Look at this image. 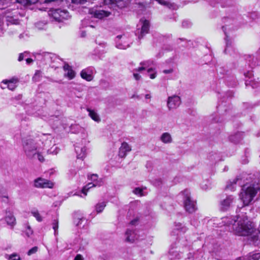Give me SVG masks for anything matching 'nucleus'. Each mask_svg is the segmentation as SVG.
I'll return each instance as SVG.
<instances>
[{
    "label": "nucleus",
    "mask_w": 260,
    "mask_h": 260,
    "mask_svg": "<svg viewBox=\"0 0 260 260\" xmlns=\"http://www.w3.org/2000/svg\"><path fill=\"white\" fill-rule=\"evenodd\" d=\"M38 247H37V246H35V247H33L32 248H31L30 249H29L27 254L28 255H31L37 252V251H38Z\"/></svg>",
    "instance_id": "47"
},
{
    "label": "nucleus",
    "mask_w": 260,
    "mask_h": 260,
    "mask_svg": "<svg viewBox=\"0 0 260 260\" xmlns=\"http://www.w3.org/2000/svg\"><path fill=\"white\" fill-rule=\"evenodd\" d=\"M242 179L236 178L232 182H228L226 189L234 191L237 185L241 186L240 198L243 202L244 206L250 205L253 201L258 191L260 189V179L252 176L247 177L244 183L242 185Z\"/></svg>",
    "instance_id": "1"
},
{
    "label": "nucleus",
    "mask_w": 260,
    "mask_h": 260,
    "mask_svg": "<svg viewBox=\"0 0 260 260\" xmlns=\"http://www.w3.org/2000/svg\"><path fill=\"white\" fill-rule=\"evenodd\" d=\"M74 260H84V258L81 254H78L75 256Z\"/></svg>",
    "instance_id": "60"
},
{
    "label": "nucleus",
    "mask_w": 260,
    "mask_h": 260,
    "mask_svg": "<svg viewBox=\"0 0 260 260\" xmlns=\"http://www.w3.org/2000/svg\"><path fill=\"white\" fill-rule=\"evenodd\" d=\"M50 55H52V56H54V53L48 52H45V53L44 54V63H43V64H46L49 63Z\"/></svg>",
    "instance_id": "38"
},
{
    "label": "nucleus",
    "mask_w": 260,
    "mask_h": 260,
    "mask_svg": "<svg viewBox=\"0 0 260 260\" xmlns=\"http://www.w3.org/2000/svg\"><path fill=\"white\" fill-rule=\"evenodd\" d=\"M201 187L204 190H207L209 188H210V185L209 184H207L206 183L205 184H202V186H201Z\"/></svg>",
    "instance_id": "59"
},
{
    "label": "nucleus",
    "mask_w": 260,
    "mask_h": 260,
    "mask_svg": "<svg viewBox=\"0 0 260 260\" xmlns=\"http://www.w3.org/2000/svg\"><path fill=\"white\" fill-rule=\"evenodd\" d=\"M28 37V36L27 34H25V33L21 34L19 36V38L20 39H25L26 38H27Z\"/></svg>",
    "instance_id": "61"
},
{
    "label": "nucleus",
    "mask_w": 260,
    "mask_h": 260,
    "mask_svg": "<svg viewBox=\"0 0 260 260\" xmlns=\"http://www.w3.org/2000/svg\"><path fill=\"white\" fill-rule=\"evenodd\" d=\"M161 141L165 144H169L172 142V138L170 133L166 132L162 134L160 137Z\"/></svg>",
    "instance_id": "27"
},
{
    "label": "nucleus",
    "mask_w": 260,
    "mask_h": 260,
    "mask_svg": "<svg viewBox=\"0 0 260 260\" xmlns=\"http://www.w3.org/2000/svg\"><path fill=\"white\" fill-rule=\"evenodd\" d=\"M106 206V202H103L102 203L100 204V205H99V213L103 211L104 210L105 207Z\"/></svg>",
    "instance_id": "52"
},
{
    "label": "nucleus",
    "mask_w": 260,
    "mask_h": 260,
    "mask_svg": "<svg viewBox=\"0 0 260 260\" xmlns=\"http://www.w3.org/2000/svg\"><path fill=\"white\" fill-rule=\"evenodd\" d=\"M235 198L233 196H229L220 202V208L222 210H227L233 204Z\"/></svg>",
    "instance_id": "14"
},
{
    "label": "nucleus",
    "mask_w": 260,
    "mask_h": 260,
    "mask_svg": "<svg viewBox=\"0 0 260 260\" xmlns=\"http://www.w3.org/2000/svg\"><path fill=\"white\" fill-rule=\"evenodd\" d=\"M39 0H26V4L27 5L35 4Z\"/></svg>",
    "instance_id": "58"
},
{
    "label": "nucleus",
    "mask_w": 260,
    "mask_h": 260,
    "mask_svg": "<svg viewBox=\"0 0 260 260\" xmlns=\"http://www.w3.org/2000/svg\"><path fill=\"white\" fill-rule=\"evenodd\" d=\"M68 89L70 91V93L69 95L73 96L74 94H75V90H77V85L75 84H70L68 86Z\"/></svg>",
    "instance_id": "35"
},
{
    "label": "nucleus",
    "mask_w": 260,
    "mask_h": 260,
    "mask_svg": "<svg viewBox=\"0 0 260 260\" xmlns=\"http://www.w3.org/2000/svg\"><path fill=\"white\" fill-rule=\"evenodd\" d=\"M108 50L107 45L105 43H101L99 44V54H103Z\"/></svg>",
    "instance_id": "34"
},
{
    "label": "nucleus",
    "mask_w": 260,
    "mask_h": 260,
    "mask_svg": "<svg viewBox=\"0 0 260 260\" xmlns=\"http://www.w3.org/2000/svg\"><path fill=\"white\" fill-rule=\"evenodd\" d=\"M133 192L136 194H139L140 196H142V189L139 187L136 188L134 190Z\"/></svg>",
    "instance_id": "51"
},
{
    "label": "nucleus",
    "mask_w": 260,
    "mask_h": 260,
    "mask_svg": "<svg viewBox=\"0 0 260 260\" xmlns=\"http://www.w3.org/2000/svg\"><path fill=\"white\" fill-rule=\"evenodd\" d=\"M89 13L91 15L90 18H85L81 21V26L82 27H88L91 28H95L97 26L98 18V8L97 7H94L92 9H90Z\"/></svg>",
    "instance_id": "5"
},
{
    "label": "nucleus",
    "mask_w": 260,
    "mask_h": 260,
    "mask_svg": "<svg viewBox=\"0 0 260 260\" xmlns=\"http://www.w3.org/2000/svg\"><path fill=\"white\" fill-rule=\"evenodd\" d=\"M260 258V253H250L247 260H258Z\"/></svg>",
    "instance_id": "39"
},
{
    "label": "nucleus",
    "mask_w": 260,
    "mask_h": 260,
    "mask_svg": "<svg viewBox=\"0 0 260 260\" xmlns=\"http://www.w3.org/2000/svg\"><path fill=\"white\" fill-rule=\"evenodd\" d=\"M154 63V61L152 60L149 59L147 60H144L140 63V65L141 66L136 68V71H142L145 70L149 67L153 65Z\"/></svg>",
    "instance_id": "24"
},
{
    "label": "nucleus",
    "mask_w": 260,
    "mask_h": 260,
    "mask_svg": "<svg viewBox=\"0 0 260 260\" xmlns=\"http://www.w3.org/2000/svg\"><path fill=\"white\" fill-rule=\"evenodd\" d=\"M87 110L88 112L89 116L95 121H98L97 113L93 110H92L89 108L87 109Z\"/></svg>",
    "instance_id": "37"
},
{
    "label": "nucleus",
    "mask_w": 260,
    "mask_h": 260,
    "mask_svg": "<svg viewBox=\"0 0 260 260\" xmlns=\"http://www.w3.org/2000/svg\"><path fill=\"white\" fill-rule=\"evenodd\" d=\"M45 51L40 50L33 53L35 60L39 61L40 63L43 64L44 63V54Z\"/></svg>",
    "instance_id": "30"
},
{
    "label": "nucleus",
    "mask_w": 260,
    "mask_h": 260,
    "mask_svg": "<svg viewBox=\"0 0 260 260\" xmlns=\"http://www.w3.org/2000/svg\"><path fill=\"white\" fill-rule=\"evenodd\" d=\"M26 63L27 64H30L33 62V59L30 58H28V57L25 59Z\"/></svg>",
    "instance_id": "64"
},
{
    "label": "nucleus",
    "mask_w": 260,
    "mask_h": 260,
    "mask_svg": "<svg viewBox=\"0 0 260 260\" xmlns=\"http://www.w3.org/2000/svg\"><path fill=\"white\" fill-rule=\"evenodd\" d=\"M70 131L74 134H80L81 137V144L76 143L74 145L75 150L77 154V159L83 160L87 154V149L85 146L86 143L87 133L84 128L81 127L79 124H71L70 126Z\"/></svg>",
    "instance_id": "4"
},
{
    "label": "nucleus",
    "mask_w": 260,
    "mask_h": 260,
    "mask_svg": "<svg viewBox=\"0 0 260 260\" xmlns=\"http://www.w3.org/2000/svg\"><path fill=\"white\" fill-rule=\"evenodd\" d=\"M69 2L68 0H45L44 3L49 6H59V8H50L49 15L55 21L58 22L67 20L70 17L69 13L64 8L68 7Z\"/></svg>",
    "instance_id": "3"
},
{
    "label": "nucleus",
    "mask_w": 260,
    "mask_h": 260,
    "mask_svg": "<svg viewBox=\"0 0 260 260\" xmlns=\"http://www.w3.org/2000/svg\"><path fill=\"white\" fill-rule=\"evenodd\" d=\"M43 72L41 70H36L32 78V81L35 82H39L43 77Z\"/></svg>",
    "instance_id": "33"
},
{
    "label": "nucleus",
    "mask_w": 260,
    "mask_h": 260,
    "mask_svg": "<svg viewBox=\"0 0 260 260\" xmlns=\"http://www.w3.org/2000/svg\"><path fill=\"white\" fill-rule=\"evenodd\" d=\"M182 25L184 28H189L191 26V23L188 20H184L182 23Z\"/></svg>",
    "instance_id": "48"
},
{
    "label": "nucleus",
    "mask_w": 260,
    "mask_h": 260,
    "mask_svg": "<svg viewBox=\"0 0 260 260\" xmlns=\"http://www.w3.org/2000/svg\"><path fill=\"white\" fill-rule=\"evenodd\" d=\"M23 148L26 155L29 158H33L37 150L36 142L31 139L23 141Z\"/></svg>",
    "instance_id": "6"
},
{
    "label": "nucleus",
    "mask_w": 260,
    "mask_h": 260,
    "mask_svg": "<svg viewBox=\"0 0 260 260\" xmlns=\"http://www.w3.org/2000/svg\"><path fill=\"white\" fill-rule=\"evenodd\" d=\"M87 0H72V2L76 4H84Z\"/></svg>",
    "instance_id": "53"
},
{
    "label": "nucleus",
    "mask_w": 260,
    "mask_h": 260,
    "mask_svg": "<svg viewBox=\"0 0 260 260\" xmlns=\"http://www.w3.org/2000/svg\"><path fill=\"white\" fill-rule=\"evenodd\" d=\"M81 77L87 81H91L92 79V75L87 70H83L80 73Z\"/></svg>",
    "instance_id": "31"
},
{
    "label": "nucleus",
    "mask_w": 260,
    "mask_h": 260,
    "mask_svg": "<svg viewBox=\"0 0 260 260\" xmlns=\"http://www.w3.org/2000/svg\"><path fill=\"white\" fill-rule=\"evenodd\" d=\"M131 151V147L126 142L121 144L119 150V156L121 157H125L127 153Z\"/></svg>",
    "instance_id": "15"
},
{
    "label": "nucleus",
    "mask_w": 260,
    "mask_h": 260,
    "mask_svg": "<svg viewBox=\"0 0 260 260\" xmlns=\"http://www.w3.org/2000/svg\"><path fill=\"white\" fill-rule=\"evenodd\" d=\"M180 96L176 95L169 96L167 101V107L169 110L177 109L181 104Z\"/></svg>",
    "instance_id": "11"
},
{
    "label": "nucleus",
    "mask_w": 260,
    "mask_h": 260,
    "mask_svg": "<svg viewBox=\"0 0 260 260\" xmlns=\"http://www.w3.org/2000/svg\"><path fill=\"white\" fill-rule=\"evenodd\" d=\"M28 56V53L27 52H24L23 53H20L18 58L19 61L23 60L24 58H26Z\"/></svg>",
    "instance_id": "44"
},
{
    "label": "nucleus",
    "mask_w": 260,
    "mask_h": 260,
    "mask_svg": "<svg viewBox=\"0 0 260 260\" xmlns=\"http://www.w3.org/2000/svg\"><path fill=\"white\" fill-rule=\"evenodd\" d=\"M77 173V172L75 170H71L69 171V175L71 177H73Z\"/></svg>",
    "instance_id": "62"
},
{
    "label": "nucleus",
    "mask_w": 260,
    "mask_h": 260,
    "mask_svg": "<svg viewBox=\"0 0 260 260\" xmlns=\"http://www.w3.org/2000/svg\"><path fill=\"white\" fill-rule=\"evenodd\" d=\"M34 185L36 187L52 188L54 184L49 180L39 178L35 180Z\"/></svg>",
    "instance_id": "12"
},
{
    "label": "nucleus",
    "mask_w": 260,
    "mask_h": 260,
    "mask_svg": "<svg viewBox=\"0 0 260 260\" xmlns=\"http://www.w3.org/2000/svg\"><path fill=\"white\" fill-rule=\"evenodd\" d=\"M125 241L126 242L133 243L137 239V236L133 229H127L125 234Z\"/></svg>",
    "instance_id": "17"
},
{
    "label": "nucleus",
    "mask_w": 260,
    "mask_h": 260,
    "mask_svg": "<svg viewBox=\"0 0 260 260\" xmlns=\"http://www.w3.org/2000/svg\"><path fill=\"white\" fill-rule=\"evenodd\" d=\"M17 82V79H11L10 80H4L2 81V83L5 84L6 86H3L1 85V87L3 89L5 88L6 87L11 90H14L16 87V83Z\"/></svg>",
    "instance_id": "18"
},
{
    "label": "nucleus",
    "mask_w": 260,
    "mask_h": 260,
    "mask_svg": "<svg viewBox=\"0 0 260 260\" xmlns=\"http://www.w3.org/2000/svg\"><path fill=\"white\" fill-rule=\"evenodd\" d=\"M37 158L40 161L43 162L45 160L44 156L39 152V151L37 150L36 153L34 155V157L31 159Z\"/></svg>",
    "instance_id": "42"
},
{
    "label": "nucleus",
    "mask_w": 260,
    "mask_h": 260,
    "mask_svg": "<svg viewBox=\"0 0 260 260\" xmlns=\"http://www.w3.org/2000/svg\"><path fill=\"white\" fill-rule=\"evenodd\" d=\"M175 226L176 230L180 231L182 233H185L187 230V228L186 226H182V224L180 223H176Z\"/></svg>",
    "instance_id": "41"
},
{
    "label": "nucleus",
    "mask_w": 260,
    "mask_h": 260,
    "mask_svg": "<svg viewBox=\"0 0 260 260\" xmlns=\"http://www.w3.org/2000/svg\"><path fill=\"white\" fill-rule=\"evenodd\" d=\"M182 256V253L176 248H171L169 252V257L170 260L179 259Z\"/></svg>",
    "instance_id": "19"
},
{
    "label": "nucleus",
    "mask_w": 260,
    "mask_h": 260,
    "mask_svg": "<svg viewBox=\"0 0 260 260\" xmlns=\"http://www.w3.org/2000/svg\"><path fill=\"white\" fill-rule=\"evenodd\" d=\"M88 179L91 182H88L85 186H84L81 190V193L84 194V196L87 195V192L93 187H95L98 185V175L96 174H93L90 175H88Z\"/></svg>",
    "instance_id": "10"
},
{
    "label": "nucleus",
    "mask_w": 260,
    "mask_h": 260,
    "mask_svg": "<svg viewBox=\"0 0 260 260\" xmlns=\"http://www.w3.org/2000/svg\"><path fill=\"white\" fill-rule=\"evenodd\" d=\"M45 78L50 82H56V83H61V80H58V81H57V80H55L54 79H53L52 78L49 77H45Z\"/></svg>",
    "instance_id": "57"
},
{
    "label": "nucleus",
    "mask_w": 260,
    "mask_h": 260,
    "mask_svg": "<svg viewBox=\"0 0 260 260\" xmlns=\"http://www.w3.org/2000/svg\"><path fill=\"white\" fill-rule=\"evenodd\" d=\"M77 243L79 242V245H77L75 248H77V251L84 252L85 250V246L87 244V242L83 239L81 240L80 238H78L76 240Z\"/></svg>",
    "instance_id": "29"
},
{
    "label": "nucleus",
    "mask_w": 260,
    "mask_h": 260,
    "mask_svg": "<svg viewBox=\"0 0 260 260\" xmlns=\"http://www.w3.org/2000/svg\"><path fill=\"white\" fill-rule=\"evenodd\" d=\"M54 56L50 55V59L49 60V64L52 68H58V64L60 63V61H62L61 59L58 56L54 53Z\"/></svg>",
    "instance_id": "23"
},
{
    "label": "nucleus",
    "mask_w": 260,
    "mask_h": 260,
    "mask_svg": "<svg viewBox=\"0 0 260 260\" xmlns=\"http://www.w3.org/2000/svg\"><path fill=\"white\" fill-rule=\"evenodd\" d=\"M243 138L242 132H237L229 137V140L235 144L239 143Z\"/></svg>",
    "instance_id": "20"
},
{
    "label": "nucleus",
    "mask_w": 260,
    "mask_h": 260,
    "mask_svg": "<svg viewBox=\"0 0 260 260\" xmlns=\"http://www.w3.org/2000/svg\"><path fill=\"white\" fill-rule=\"evenodd\" d=\"M20 259H20V256L15 253H13V254L10 255L9 257V260H20Z\"/></svg>",
    "instance_id": "49"
},
{
    "label": "nucleus",
    "mask_w": 260,
    "mask_h": 260,
    "mask_svg": "<svg viewBox=\"0 0 260 260\" xmlns=\"http://www.w3.org/2000/svg\"><path fill=\"white\" fill-rule=\"evenodd\" d=\"M63 68L64 71L67 72L64 74L66 77H67L69 79H72L74 78L75 76V73L72 70V67L69 66L68 63H65Z\"/></svg>",
    "instance_id": "22"
},
{
    "label": "nucleus",
    "mask_w": 260,
    "mask_h": 260,
    "mask_svg": "<svg viewBox=\"0 0 260 260\" xmlns=\"http://www.w3.org/2000/svg\"><path fill=\"white\" fill-rule=\"evenodd\" d=\"M52 148L48 150V152L53 154H57L58 152L59 149L57 147H55L53 150H52Z\"/></svg>",
    "instance_id": "55"
},
{
    "label": "nucleus",
    "mask_w": 260,
    "mask_h": 260,
    "mask_svg": "<svg viewBox=\"0 0 260 260\" xmlns=\"http://www.w3.org/2000/svg\"><path fill=\"white\" fill-rule=\"evenodd\" d=\"M244 75L246 78H248L249 79L251 78V77L253 76V74L252 71H248L246 73L244 72Z\"/></svg>",
    "instance_id": "54"
},
{
    "label": "nucleus",
    "mask_w": 260,
    "mask_h": 260,
    "mask_svg": "<svg viewBox=\"0 0 260 260\" xmlns=\"http://www.w3.org/2000/svg\"><path fill=\"white\" fill-rule=\"evenodd\" d=\"M85 220L84 217L79 213H75L73 216L74 224L78 227L80 228L82 222Z\"/></svg>",
    "instance_id": "21"
},
{
    "label": "nucleus",
    "mask_w": 260,
    "mask_h": 260,
    "mask_svg": "<svg viewBox=\"0 0 260 260\" xmlns=\"http://www.w3.org/2000/svg\"><path fill=\"white\" fill-rule=\"evenodd\" d=\"M182 195L186 211L189 213H192L196 211L197 209L196 202L191 199L190 192L187 190H185L182 192Z\"/></svg>",
    "instance_id": "7"
},
{
    "label": "nucleus",
    "mask_w": 260,
    "mask_h": 260,
    "mask_svg": "<svg viewBox=\"0 0 260 260\" xmlns=\"http://www.w3.org/2000/svg\"><path fill=\"white\" fill-rule=\"evenodd\" d=\"M137 27L136 34L138 36L139 39H141L148 32L149 22L146 20L141 19Z\"/></svg>",
    "instance_id": "9"
},
{
    "label": "nucleus",
    "mask_w": 260,
    "mask_h": 260,
    "mask_svg": "<svg viewBox=\"0 0 260 260\" xmlns=\"http://www.w3.org/2000/svg\"><path fill=\"white\" fill-rule=\"evenodd\" d=\"M115 46L119 49H126L130 46L132 40L128 35L123 34L117 36L115 39Z\"/></svg>",
    "instance_id": "8"
},
{
    "label": "nucleus",
    "mask_w": 260,
    "mask_h": 260,
    "mask_svg": "<svg viewBox=\"0 0 260 260\" xmlns=\"http://www.w3.org/2000/svg\"><path fill=\"white\" fill-rule=\"evenodd\" d=\"M97 214H98V204L95 205L94 210L92 213H91V214H90V216H91V218H93V217H95Z\"/></svg>",
    "instance_id": "50"
},
{
    "label": "nucleus",
    "mask_w": 260,
    "mask_h": 260,
    "mask_svg": "<svg viewBox=\"0 0 260 260\" xmlns=\"http://www.w3.org/2000/svg\"><path fill=\"white\" fill-rule=\"evenodd\" d=\"M147 72L149 74L150 78L152 79H154L156 76V72L154 71V69L152 68H149L147 70Z\"/></svg>",
    "instance_id": "43"
},
{
    "label": "nucleus",
    "mask_w": 260,
    "mask_h": 260,
    "mask_svg": "<svg viewBox=\"0 0 260 260\" xmlns=\"http://www.w3.org/2000/svg\"><path fill=\"white\" fill-rule=\"evenodd\" d=\"M225 29H226V28L225 26H222V29L224 32V34L225 36V40L226 41V48L224 50V52L226 53H230L231 50L233 49L232 46V41L231 40H229V39H228L229 37L227 34V32L225 31Z\"/></svg>",
    "instance_id": "25"
},
{
    "label": "nucleus",
    "mask_w": 260,
    "mask_h": 260,
    "mask_svg": "<svg viewBox=\"0 0 260 260\" xmlns=\"http://www.w3.org/2000/svg\"><path fill=\"white\" fill-rule=\"evenodd\" d=\"M52 228L54 231V234L55 235L58 228V221L57 219H54L53 220Z\"/></svg>",
    "instance_id": "45"
},
{
    "label": "nucleus",
    "mask_w": 260,
    "mask_h": 260,
    "mask_svg": "<svg viewBox=\"0 0 260 260\" xmlns=\"http://www.w3.org/2000/svg\"><path fill=\"white\" fill-rule=\"evenodd\" d=\"M6 21L7 25L11 24H17L19 23L18 19L15 18L13 16H7L6 17Z\"/></svg>",
    "instance_id": "32"
},
{
    "label": "nucleus",
    "mask_w": 260,
    "mask_h": 260,
    "mask_svg": "<svg viewBox=\"0 0 260 260\" xmlns=\"http://www.w3.org/2000/svg\"><path fill=\"white\" fill-rule=\"evenodd\" d=\"M5 221L7 224L11 227L12 229L16 224V219L12 212L10 211H6V215L5 216Z\"/></svg>",
    "instance_id": "16"
},
{
    "label": "nucleus",
    "mask_w": 260,
    "mask_h": 260,
    "mask_svg": "<svg viewBox=\"0 0 260 260\" xmlns=\"http://www.w3.org/2000/svg\"><path fill=\"white\" fill-rule=\"evenodd\" d=\"M31 214L36 218L37 221L39 222L42 221V217L37 210H32L31 211Z\"/></svg>",
    "instance_id": "40"
},
{
    "label": "nucleus",
    "mask_w": 260,
    "mask_h": 260,
    "mask_svg": "<svg viewBox=\"0 0 260 260\" xmlns=\"http://www.w3.org/2000/svg\"><path fill=\"white\" fill-rule=\"evenodd\" d=\"M173 69L172 68H170L168 70H164L162 71V72L165 74H171L172 73H173Z\"/></svg>",
    "instance_id": "63"
},
{
    "label": "nucleus",
    "mask_w": 260,
    "mask_h": 260,
    "mask_svg": "<svg viewBox=\"0 0 260 260\" xmlns=\"http://www.w3.org/2000/svg\"><path fill=\"white\" fill-rule=\"evenodd\" d=\"M109 9L110 10L103 9H99V19H103L111 15L112 14V10L110 8Z\"/></svg>",
    "instance_id": "28"
},
{
    "label": "nucleus",
    "mask_w": 260,
    "mask_h": 260,
    "mask_svg": "<svg viewBox=\"0 0 260 260\" xmlns=\"http://www.w3.org/2000/svg\"><path fill=\"white\" fill-rule=\"evenodd\" d=\"M0 198H2L5 203H9L7 189L1 185H0Z\"/></svg>",
    "instance_id": "26"
},
{
    "label": "nucleus",
    "mask_w": 260,
    "mask_h": 260,
    "mask_svg": "<svg viewBox=\"0 0 260 260\" xmlns=\"http://www.w3.org/2000/svg\"><path fill=\"white\" fill-rule=\"evenodd\" d=\"M136 69H135L133 71L134 78L136 80H139L141 79V76L138 72H141V71H136Z\"/></svg>",
    "instance_id": "46"
},
{
    "label": "nucleus",
    "mask_w": 260,
    "mask_h": 260,
    "mask_svg": "<svg viewBox=\"0 0 260 260\" xmlns=\"http://www.w3.org/2000/svg\"><path fill=\"white\" fill-rule=\"evenodd\" d=\"M32 231L31 230L30 227L28 225L27 226V229L26 230V235H27V237H29L31 235H32Z\"/></svg>",
    "instance_id": "56"
},
{
    "label": "nucleus",
    "mask_w": 260,
    "mask_h": 260,
    "mask_svg": "<svg viewBox=\"0 0 260 260\" xmlns=\"http://www.w3.org/2000/svg\"><path fill=\"white\" fill-rule=\"evenodd\" d=\"M104 3L106 4H110L111 6H116L122 9L125 7L128 4V0H103Z\"/></svg>",
    "instance_id": "13"
},
{
    "label": "nucleus",
    "mask_w": 260,
    "mask_h": 260,
    "mask_svg": "<svg viewBox=\"0 0 260 260\" xmlns=\"http://www.w3.org/2000/svg\"><path fill=\"white\" fill-rule=\"evenodd\" d=\"M249 240L251 243L255 245H258L260 243V240H259L258 236L257 235H251L249 238Z\"/></svg>",
    "instance_id": "36"
},
{
    "label": "nucleus",
    "mask_w": 260,
    "mask_h": 260,
    "mask_svg": "<svg viewBox=\"0 0 260 260\" xmlns=\"http://www.w3.org/2000/svg\"><path fill=\"white\" fill-rule=\"evenodd\" d=\"M236 218L224 217L221 218L222 224L228 226L232 225L235 233L239 236H248L253 232L252 222L246 215L238 214Z\"/></svg>",
    "instance_id": "2"
}]
</instances>
